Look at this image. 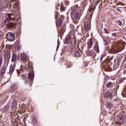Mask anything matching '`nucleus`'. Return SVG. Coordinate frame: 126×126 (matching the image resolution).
<instances>
[{
    "mask_svg": "<svg viewBox=\"0 0 126 126\" xmlns=\"http://www.w3.org/2000/svg\"><path fill=\"white\" fill-rule=\"evenodd\" d=\"M6 37L7 40L10 42H13V41L15 40V36H14V34L11 32H8L6 35Z\"/></svg>",
    "mask_w": 126,
    "mask_h": 126,
    "instance_id": "1",
    "label": "nucleus"
},
{
    "mask_svg": "<svg viewBox=\"0 0 126 126\" xmlns=\"http://www.w3.org/2000/svg\"><path fill=\"white\" fill-rule=\"evenodd\" d=\"M28 77L29 79L31 80L29 81V85L30 86H32V83H33V81H32V80L33 79V78H34V73L32 71L29 72L28 74Z\"/></svg>",
    "mask_w": 126,
    "mask_h": 126,
    "instance_id": "2",
    "label": "nucleus"
},
{
    "mask_svg": "<svg viewBox=\"0 0 126 126\" xmlns=\"http://www.w3.org/2000/svg\"><path fill=\"white\" fill-rule=\"evenodd\" d=\"M92 46H93V39L91 38L88 40V48L91 49V48H92Z\"/></svg>",
    "mask_w": 126,
    "mask_h": 126,
    "instance_id": "3",
    "label": "nucleus"
},
{
    "mask_svg": "<svg viewBox=\"0 0 126 126\" xmlns=\"http://www.w3.org/2000/svg\"><path fill=\"white\" fill-rule=\"evenodd\" d=\"M9 108H10V104L7 103L4 108V113H7L9 111Z\"/></svg>",
    "mask_w": 126,
    "mask_h": 126,
    "instance_id": "4",
    "label": "nucleus"
},
{
    "mask_svg": "<svg viewBox=\"0 0 126 126\" xmlns=\"http://www.w3.org/2000/svg\"><path fill=\"white\" fill-rule=\"evenodd\" d=\"M15 69V63H13L10 67V72L12 73Z\"/></svg>",
    "mask_w": 126,
    "mask_h": 126,
    "instance_id": "5",
    "label": "nucleus"
},
{
    "mask_svg": "<svg viewBox=\"0 0 126 126\" xmlns=\"http://www.w3.org/2000/svg\"><path fill=\"white\" fill-rule=\"evenodd\" d=\"M10 91L14 92L15 90H17V86L16 85H13L12 87L10 88Z\"/></svg>",
    "mask_w": 126,
    "mask_h": 126,
    "instance_id": "6",
    "label": "nucleus"
},
{
    "mask_svg": "<svg viewBox=\"0 0 126 126\" xmlns=\"http://www.w3.org/2000/svg\"><path fill=\"white\" fill-rule=\"evenodd\" d=\"M74 56L75 57V58H79V57H80V52L79 51L77 50L75 51L74 53Z\"/></svg>",
    "mask_w": 126,
    "mask_h": 126,
    "instance_id": "7",
    "label": "nucleus"
},
{
    "mask_svg": "<svg viewBox=\"0 0 126 126\" xmlns=\"http://www.w3.org/2000/svg\"><path fill=\"white\" fill-rule=\"evenodd\" d=\"M62 24H63V22L62 21V20L59 19L56 22V25L58 27H60V26H62Z\"/></svg>",
    "mask_w": 126,
    "mask_h": 126,
    "instance_id": "8",
    "label": "nucleus"
},
{
    "mask_svg": "<svg viewBox=\"0 0 126 126\" xmlns=\"http://www.w3.org/2000/svg\"><path fill=\"white\" fill-rule=\"evenodd\" d=\"M72 66V63L71 62H67L66 63V67L67 68H70Z\"/></svg>",
    "mask_w": 126,
    "mask_h": 126,
    "instance_id": "9",
    "label": "nucleus"
},
{
    "mask_svg": "<svg viewBox=\"0 0 126 126\" xmlns=\"http://www.w3.org/2000/svg\"><path fill=\"white\" fill-rule=\"evenodd\" d=\"M16 49L17 51H20V49H21V45H20V42L19 41L17 43Z\"/></svg>",
    "mask_w": 126,
    "mask_h": 126,
    "instance_id": "10",
    "label": "nucleus"
},
{
    "mask_svg": "<svg viewBox=\"0 0 126 126\" xmlns=\"http://www.w3.org/2000/svg\"><path fill=\"white\" fill-rule=\"evenodd\" d=\"M74 16L75 19H76V20H78V19H79V12H76V13H75Z\"/></svg>",
    "mask_w": 126,
    "mask_h": 126,
    "instance_id": "11",
    "label": "nucleus"
},
{
    "mask_svg": "<svg viewBox=\"0 0 126 126\" xmlns=\"http://www.w3.org/2000/svg\"><path fill=\"white\" fill-rule=\"evenodd\" d=\"M4 73H5V68L3 67L0 71V74L1 76H2L4 75Z\"/></svg>",
    "mask_w": 126,
    "mask_h": 126,
    "instance_id": "12",
    "label": "nucleus"
},
{
    "mask_svg": "<svg viewBox=\"0 0 126 126\" xmlns=\"http://www.w3.org/2000/svg\"><path fill=\"white\" fill-rule=\"evenodd\" d=\"M84 26L85 28V30H86L87 31L89 30V27L90 26H89V24H88V23L84 24Z\"/></svg>",
    "mask_w": 126,
    "mask_h": 126,
    "instance_id": "13",
    "label": "nucleus"
},
{
    "mask_svg": "<svg viewBox=\"0 0 126 126\" xmlns=\"http://www.w3.org/2000/svg\"><path fill=\"white\" fill-rule=\"evenodd\" d=\"M11 61L13 63H15V62H16V55L15 54H13L12 55V60Z\"/></svg>",
    "mask_w": 126,
    "mask_h": 126,
    "instance_id": "14",
    "label": "nucleus"
},
{
    "mask_svg": "<svg viewBox=\"0 0 126 126\" xmlns=\"http://www.w3.org/2000/svg\"><path fill=\"white\" fill-rule=\"evenodd\" d=\"M16 105H17V101L15 99H13L12 103V108H13V107H16Z\"/></svg>",
    "mask_w": 126,
    "mask_h": 126,
    "instance_id": "15",
    "label": "nucleus"
},
{
    "mask_svg": "<svg viewBox=\"0 0 126 126\" xmlns=\"http://www.w3.org/2000/svg\"><path fill=\"white\" fill-rule=\"evenodd\" d=\"M7 18L9 19H10L11 20H12V21H14V18H13V17H12V14H8L7 15Z\"/></svg>",
    "mask_w": 126,
    "mask_h": 126,
    "instance_id": "16",
    "label": "nucleus"
},
{
    "mask_svg": "<svg viewBox=\"0 0 126 126\" xmlns=\"http://www.w3.org/2000/svg\"><path fill=\"white\" fill-rule=\"evenodd\" d=\"M70 42V38L66 37L64 41V44H68Z\"/></svg>",
    "mask_w": 126,
    "mask_h": 126,
    "instance_id": "17",
    "label": "nucleus"
},
{
    "mask_svg": "<svg viewBox=\"0 0 126 126\" xmlns=\"http://www.w3.org/2000/svg\"><path fill=\"white\" fill-rule=\"evenodd\" d=\"M21 60H22V61H25V60H26V55L22 54L21 55Z\"/></svg>",
    "mask_w": 126,
    "mask_h": 126,
    "instance_id": "18",
    "label": "nucleus"
},
{
    "mask_svg": "<svg viewBox=\"0 0 126 126\" xmlns=\"http://www.w3.org/2000/svg\"><path fill=\"white\" fill-rule=\"evenodd\" d=\"M106 106L109 109H111L112 108V107H113V105L110 102H108L106 103Z\"/></svg>",
    "mask_w": 126,
    "mask_h": 126,
    "instance_id": "19",
    "label": "nucleus"
},
{
    "mask_svg": "<svg viewBox=\"0 0 126 126\" xmlns=\"http://www.w3.org/2000/svg\"><path fill=\"white\" fill-rule=\"evenodd\" d=\"M94 50L96 52V53H99V46L98 45V44L94 46Z\"/></svg>",
    "mask_w": 126,
    "mask_h": 126,
    "instance_id": "20",
    "label": "nucleus"
},
{
    "mask_svg": "<svg viewBox=\"0 0 126 126\" xmlns=\"http://www.w3.org/2000/svg\"><path fill=\"white\" fill-rule=\"evenodd\" d=\"M11 21V20H10V19H9V18H7L4 21V24H5V23H7V24H8L9 23V22H10Z\"/></svg>",
    "mask_w": 126,
    "mask_h": 126,
    "instance_id": "21",
    "label": "nucleus"
},
{
    "mask_svg": "<svg viewBox=\"0 0 126 126\" xmlns=\"http://www.w3.org/2000/svg\"><path fill=\"white\" fill-rule=\"evenodd\" d=\"M6 47L8 50H11L12 49V45L7 44Z\"/></svg>",
    "mask_w": 126,
    "mask_h": 126,
    "instance_id": "22",
    "label": "nucleus"
},
{
    "mask_svg": "<svg viewBox=\"0 0 126 126\" xmlns=\"http://www.w3.org/2000/svg\"><path fill=\"white\" fill-rule=\"evenodd\" d=\"M106 86L107 88H111L113 86V83L112 82L108 83L107 85Z\"/></svg>",
    "mask_w": 126,
    "mask_h": 126,
    "instance_id": "23",
    "label": "nucleus"
},
{
    "mask_svg": "<svg viewBox=\"0 0 126 126\" xmlns=\"http://www.w3.org/2000/svg\"><path fill=\"white\" fill-rule=\"evenodd\" d=\"M4 56H6L7 57H8V58H10V52L6 51L5 52V54H4Z\"/></svg>",
    "mask_w": 126,
    "mask_h": 126,
    "instance_id": "24",
    "label": "nucleus"
},
{
    "mask_svg": "<svg viewBox=\"0 0 126 126\" xmlns=\"http://www.w3.org/2000/svg\"><path fill=\"white\" fill-rule=\"evenodd\" d=\"M64 10H65V7L63 4H62L61 6V11H64Z\"/></svg>",
    "mask_w": 126,
    "mask_h": 126,
    "instance_id": "25",
    "label": "nucleus"
},
{
    "mask_svg": "<svg viewBox=\"0 0 126 126\" xmlns=\"http://www.w3.org/2000/svg\"><path fill=\"white\" fill-rule=\"evenodd\" d=\"M91 55L92 57H93V58H95V57H96V53H95V52L91 51Z\"/></svg>",
    "mask_w": 126,
    "mask_h": 126,
    "instance_id": "26",
    "label": "nucleus"
},
{
    "mask_svg": "<svg viewBox=\"0 0 126 126\" xmlns=\"http://www.w3.org/2000/svg\"><path fill=\"white\" fill-rule=\"evenodd\" d=\"M106 97H111V96H112V93L108 92H106Z\"/></svg>",
    "mask_w": 126,
    "mask_h": 126,
    "instance_id": "27",
    "label": "nucleus"
},
{
    "mask_svg": "<svg viewBox=\"0 0 126 126\" xmlns=\"http://www.w3.org/2000/svg\"><path fill=\"white\" fill-rule=\"evenodd\" d=\"M117 23L119 25V26H122V25H123V23L120 20L117 21Z\"/></svg>",
    "mask_w": 126,
    "mask_h": 126,
    "instance_id": "28",
    "label": "nucleus"
},
{
    "mask_svg": "<svg viewBox=\"0 0 126 126\" xmlns=\"http://www.w3.org/2000/svg\"><path fill=\"white\" fill-rule=\"evenodd\" d=\"M104 33H106V34H109L110 32H109V30H108L107 29L104 28Z\"/></svg>",
    "mask_w": 126,
    "mask_h": 126,
    "instance_id": "29",
    "label": "nucleus"
},
{
    "mask_svg": "<svg viewBox=\"0 0 126 126\" xmlns=\"http://www.w3.org/2000/svg\"><path fill=\"white\" fill-rule=\"evenodd\" d=\"M114 52L116 53V54H117V53H119V52H121V50L120 49H114Z\"/></svg>",
    "mask_w": 126,
    "mask_h": 126,
    "instance_id": "30",
    "label": "nucleus"
},
{
    "mask_svg": "<svg viewBox=\"0 0 126 126\" xmlns=\"http://www.w3.org/2000/svg\"><path fill=\"white\" fill-rule=\"evenodd\" d=\"M103 42L104 45H105V46H107V45H108V44H109V43L108 42V41H107L106 40L103 39Z\"/></svg>",
    "mask_w": 126,
    "mask_h": 126,
    "instance_id": "31",
    "label": "nucleus"
},
{
    "mask_svg": "<svg viewBox=\"0 0 126 126\" xmlns=\"http://www.w3.org/2000/svg\"><path fill=\"white\" fill-rule=\"evenodd\" d=\"M118 33H113L112 34V35L114 37H118Z\"/></svg>",
    "mask_w": 126,
    "mask_h": 126,
    "instance_id": "32",
    "label": "nucleus"
},
{
    "mask_svg": "<svg viewBox=\"0 0 126 126\" xmlns=\"http://www.w3.org/2000/svg\"><path fill=\"white\" fill-rule=\"evenodd\" d=\"M9 26H10V27H14V23L11 22L9 24Z\"/></svg>",
    "mask_w": 126,
    "mask_h": 126,
    "instance_id": "33",
    "label": "nucleus"
},
{
    "mask_svg": "<svg viewBox=\"0 0 126 126\" xmlns=\"http://www.w3.org/2000/svg\"><path fill=\"white\" fill-rule=\"evenodd\" d=\"M2 64V58H0V67Z\"/></svg>",
    "mask_w": 126,
    "mask_h": 126,
    "instance_id": "34",
    "label": "nucleus"
},
{
    "mask_svg": "<svg viewBox=\"0 0 126 126\" xmlns=\"http://www.w3.org/2000/svg\"><path fill=\"white\" fill-rule=\"evenodd\" d=\"M65 3L66 4H67V5H68V4H69V2H68V1H67V0H65Z\"/></svg>",
    "mask_w": 126,
    "mask_h": 126,
    "instance_id": "35",
    "label": "nucleus"
},
{
    "mask_svg": "<svg viewBox=\"0 0 126 126\" xmlns=\"http://www.w3.org/2000/svg\"><path fill=\"white\" fill-rule=\"evenodd\" d=\"M103 58H104V55H101V57H100V61H102L103 60Z\"/></svg>",
    "mask_w": 126,
    "mask_h": 126,
    "instance_id": "36",
    "label": "nucleus"
},
{
    "mask_svg": "<svg viewBox=\"0 0 126 126\" xmlns=\"http://www.w3.org/2000/svg\"><path fill=\"white\" fill-rule=\"evenodd\" d=\"M106 51H107L108 52H109V50H110V48L109 47H107L106 48Z\"/></svg>",
    "mask_w": 126,
    "mask_h": 126,
    "instance_id": "37",
    "label": "nucleus"
},
{
    "mask_svg": "<svg viewBox=\"0 0 126 126\" xmlns=\"http://www.w3.org/2000/svg\"><path fill=\"white\" fill-rule=\"evenodd\" d=\"M117 11L119 12L120 13L122 12V10L121 9L117 8Z\"/></svg>",
    "mask_w": 126,
    "mask_h": 126,
    "instance_id": "38",
    "label": "nucleus"
},
{
    "mask_svg": "<svg viewBox=\"0 0 126 126\" xmlns=\"http://www.w3.org/2000/svg\"><path fill=\"white\" fill-rule=\"evenodd\" d=\"M33 121H35V122H36V121H37V119L36 118H34Z\"/></svg>",
    "mask_w": 126,
    "mask_h": 126,
    "instance_id": "39",
    "label": "nucleus"
},
{
    "mask_svg": "<svg viewBox=\"0 0 126 126\" xmlns=\"http://www.w3.org/2000/svg\"><path fill=\"white\" fill-rule=\"evenodd\" d=\"M63 29V31H62V32H63L65 31V30H64V29Z\"/></svg>",
    "mask_w": 126,
    "mask_h": 126,
    "instance_id": "40",
    "label": "nucleus"
},
{
    "mask_svg": "<svg viewBox=\"0 0 126 126\" xmlns=\"http://www.w3.org/2000/svg\"><path fill=\"white\" fill-rule=\"evenodd\" d=\"M12 1H16V0H12Z\"/></svg>",
    "mask_w": 126,
    "mask_h": 126,
    "instance_id": "41",
    "label": "nucleus"
},
{
    "mask_svg": "<svg viewBox=\"0 0 126 126\" xmlns=\"http://www.w3.org/2000/svg\"><path fill=\"white\" fill-rule=\"evenodd\" d=\"M107 79H109V77H107Z\"/></svg>",
    "mask_w": 126,
    "mask_h": 126,
    "instance_id": "42",
    "label": "nucleus"
},
{
    "mask_svg": "<svg viewBox=\"0 0 126 126\" xmlns=\"http://www.w3.org/2000/svg\"><path fill=\"white\" fill-rule=\"evenodd\" d=\"M0 38H1V36H0Z\"/></svg>",
    "mask_w": 126,
    "mask_h": 126,
    "instance_id": "43",
    "label": "nucleus"
},
{
    "mask_svg": "<svg viewBox=\"0 0 126 126\" xmlns=\"http://www.w3.org/2000/svg\"><path fill=\"white\" fill-rule=\"evenodd\" d=\"M6 0L7 1V0Z\"/></svg>",
    "mask_w": 126,
    "mask_h": 126,
    "instance_id": "44",
    "label": "nucleus"
},
{
    "mask_svg": "<svg viewBox=\"0 0 126 126\" xmlns=\"http://www.w3.org/2000/svg\"><path fill=\"white\" fill-rule=\"evenodd\" d=\"M124 97H126V96H124Z\"/></svg>",
    "mask_w": 126,
    "mask_h": 126,
    "instance_id": "45",
    "label": "nucleus"
}]
</instances>
